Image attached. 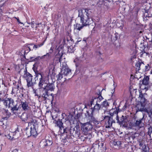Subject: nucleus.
I'll list each match as a JSON object with an SVG mask.
<instances>
[{"instance_id": "1", "label": "nucleus", "mask_w": 152, "mask_h": 152, "mask_svg": "<svg viewBox=\"0 0 152 152\" xmlns=\"http://www.w3.org/2000/svg\"><path fill=\"white\" fill-rule=\"evenodd\" d=\"M25 73L23 77L26 80L27 82V86L28 87H33L36 84V80L39 78V82L38 83L39 89L40 90L41 93L42 94L44 88V86L47 85L48 81V77L45 76L43 73H35V77L33 80V76L29 72L25 71Z\"/></svg>"}, {"instance_id": "2", "label": "nucleus", "mask_w": 152, "mask_h": 152, "mask_svg": "<svg viewBox=\"0 0 152 152\" xmlns=\"http://www.w3.org/2000/svg\"><path fill=\"white\" fill-rule=\"evenodd\" d=\"M78 11V17L80 18V23L82 24H77L76 28L80 31L84 26L89 25L93 23V15L91 10L87 9H81Z\"/></svg>"}, {"instance_id": "3", "label": "nucleus", "mask_w": 152, "mask_h": 152, "mask_svg": "<svg viewBox=\"0 0 152 152\" xmlns=\"http://www.w3.org/2000/svg\"><path fill=\"white\" fill-rule=\"evenodd\" d=\"M102 92H100L99 95L97 97H93L90 101V105L91 107L92 106L93 104L94 105V107L91 108L92 114L96 113L98 115L99 114V110L102 107L101 105L99 103L103 99V98L101 95Z\"/></svg>"}, {"instance_id": "4", "label": "nucleus", "mask_w": 152, "mask_h": 152, "mask_svg": "<svg viewBox=\"0 0 152 152\" xmlns=\"http://www.w3.org/2000/svg\"><path fill=\"white\" fill-rule=\"evenodd\" d=\"M118 112L117 110H111L110 111V116H106L104 118V120L105 122V124L106 125V128H109L111 127L113 123H115V121L113 120V116L114 115H116V117L117 115H118Z\"/></svg>"}, {"instance_id": "5", "label": "nucleus", "mask_w": 152, "mask_h": 152, "mask_svg": "<svg viewBox=\"0 0 152 152\" xmlns=\"http://www.w3.org/2000/svg\"><path fill=\"white\" fill-rule=\"evenodd\" d=\"M4 104L6 107L11 108L12 112L15 114V111L19 109L17 104H15L13 100L11 98H7L4 101Z\"/></svg>"}, {"instance_id": "6", "label": "nucleus", "mask_w": 152, "mask_h": 152, "mask_svg": "<svg viewBox=\"0 0 152 152\" xmlns=\"http://www.w3.org/2000/svg\"><path fill=\"white\" fill-rule=\"evenodd\" d=\"M55 89L54 84L53 83H47L45 86H44V88L43 92L41 94L42 96L43 97L44 100L48 99L49 96L48 91H53Z\"/></svg>"}, {"instance_id": "7", "label": "nucleus", "mask_w": 152, "mask_h": 152, "mask_svg": "<svg viewBox=\"0 0 152 152\" xmlns=\"http://www.w3.org/2000/svg\"><path fill=\"white\" fill-rule=\"evenodd\" d=\"M145 115V114H143L142 118L136 120L135 123L132 125L131 128L135 130H138L143 127L145 125V119L144 118Z\"/></svg>"}, {"instance_id": "8", "label": "nucleus", "mask_w": 152, "mask_h": 152, "mask_svg": "<svg viewBox=\"0 0 152 152\" xmlns=\"http://www.w3.org/2000/svg\"><path fill=\"white\" fill-rule=\"evenodd\" d=\"M38 124L35 120H32L31 122H28V126H30V131L31 136L36 137L37 135V128Z\"/></svg>"}, {"instance_id": "9", "label": "nucleus", "mask_w": 152, "mask_h": 152, "mask_svg": "<svg viewBox=\"0 0 152 152\" xmlns=\"http://www.w3.org/2000/svg\"><path fill=\"white\" fill-rule=\"evenodd\" d=\"M81 130L84 134H87L93 129V125L90 122L80 123Z\"/></svg>"}, {"instance_id": "10", "label": "nucleus", "mask_w": 152, "mask_h": 152, "mask_svg": "<svg viewBox=\"0 0 152 152\" xmlns=\"http://www.w3.org/2000/svg\"><path fill=\"white\" fill-rule=\"evenodd\" d=\"M80 130L79 125H77L74 128L70 129V132L74 137L77 138L79 137Z\"/></svg>"}, {"instance_id": "11", "label": "nucleus", "mask_w": 152, "mask_h": 152, "mask_svg": "<svg viewBox=\"0 0 152 152\" xmlns=\"http://www.w3.org/2000/svg\"><path fill=\"white\" fill-rule=\"evenodd\" d=\"M147 94L146 93L143 94L141 91L140 92L139 96L138 97L141 103L146 104L147 102L146 99Z\"/></svg>"}, {"instance_id": "12", "label": "nucleus", "mask_w": 152, "mask_h": 152, "mask_svg": "<svg viewBox=\"0 0 152 152\" xmlns=\"http://www.w3.org/2000/svg\"><path fill=\"white\" fill-rule=\"evenodd\" d=\"M113 144L115 148L116 149H121L126 147V144L123 141H114L113 142Z\"/></svg>"}, {"instance_id": "13", "label": "nucleus", "mask_w": 152, "mask_h": 152, "mask_svg": "<svg viewBox=\"0 0 152 152\" xmlns=\"http://www.w3.org/2000/svg\"><path fill=\"white\" fill-rule=\"evenodd\" d=\"M19 132V127H18L17 129L14 132H10L9 134L6 135V136L8 139L12 140L13 138V136L14 135H15L16 134L17 135L20 134Z\"/></svg>"}, {"instance_id": "14", "label": "nucleus", "mask_w": 152, "mask_h": 152, "mask_svg": "<svg viewBox=\"0 0 152 152\" xmlns=\"http://www.w3.org/2000/svg\"><path fill=\"white\" fill-rule=\"evenodd\" d=\"M21 118L23 121H28L27 122L28 123V122H31L33 120L32 119L31 120H30V119H31L30 115L29 114L26 113H23L21 116Z\"/></svg>"}, {"instance_id": "15", "label": "nucleus", "mask_w": 152, "mask_h": 152, "mask_svg": "<svg viewBox=\"0 0 152 152\" xmlns=\"http://www.w3.org/2000/svg\"><path fill=\"white\" fill-rule=\"evenodd\" d=\"M145 104L141 103L137 105L136 107L137 108V110L139 111L145 112L147 108L145 107Z\"/></svg>"}, {"instance_id": "16", "label": "nucleus", "mask_w": 152, "mask_h": 152, "mask_svg": "<svg viewBox=\"0 0 152 152\" xmlns=\"http://www.w3.org/2000/svg\"><path fill=\"white\" fill-rule=\"evenodd\" d=\"M62 56V54L59 53L57 54L55 56L54 61L56 63L60 62L61 64V58Z\"/></svg>"}, {"instance_id": "17", "label": "nucleus", "mask_w": 152, "mask_h": 152, "mask_svg": "<svg viewBox=\"0 0 152 152\" xmlns=\"http://www.w3.org/2000/svg\"><path fill=\"white\" fill-rule=\"evenodd\" d=\"M63 74L65 75H67L71 73V70L68 68L67 66H63L62 69Z\"/></svg>"}, {"instance_id": "18", "label": "nucleus", "mask_w": 152, "mask_h": 152, "mask_svg": "<svg viewBox=\"0 0 152 152\" xmlns=\"http://www.w3.org/2000/svg\"><path fill=\"white\" fill-rule=\"evenodd\" d=\"M33 91L35 94V96H37L39 99L41 97L43 99V97L42 96L40 90L38 89H33Z\"/></svg>"}, {"instance_id": "19", "label": "nucleus", "mask_w": 152, "mask_h": 152, "mask_svg": "<svg viewBox=\"0 0 152 152\" xmlns=\"http://www.w3.org/2000/svg\"><path fill=\"white\" fill-rule=\"evenodd\" d=\"M126 117L124 116L123 115L122 116L120 120L119 119L118 115H117V117H116V120L117 121V123L120 125H121L123 124L124 121Z\"/></svg>"}, {"instance_id": "20", "label": "nucleus", "mask_w": 152, "mask_h": 152, "mask_svg": "<svg viewBox=\"0 0 152 152\" xmlns=\"http://www.w3.org/2000/svg\"><path fill=\"white\" fill-rule=\"evenodd\" d=\"M56 124L57 126L61 130L62 129H64V127L63 126V123L62 122V119H58L56 122Z\"/></svg>"}, {"instance_id": "21", "label": "nucleus", "mask_w": 152, "mask_h": 152, "mask_svg": "<svg viewBox=\"0 0 152 152\" xmlns=\"http://www.w3.org/2000/svg\"><path fill=\"white\" fill-rule=\"evenodd\" d=\"M22 107L23 109L25 111L28 110L29 109L28 104L26 102H21Z\"/></svg>"}, {"instance_id": "22", "label": "nucleus", "mask_w": 152, "mask_h": 152, "mask_svg": "<svg viewBox=\"0 0 152 152\" xmlns=\"http://www.w3.org/2000/svg\"><path fill=\"white\" fill-rule=\"evenodd\" d=\"M145 112L147 113L148 117L152 120V107L151 109H147L145 110Z\"/></svg>"}, {"instance_id": "23", "label": "nucleus", "mask_w": 152, "mask_h": 152, "mask_svg": "<svg viewBox=\"0 0 152 152\" xmlns=\"http://www.w3.org/2000/svg\"><path fill=\"white\" fill-rule=\"evenodd\" d=\"M149 77L148 76H145L142 80V83L145 85H147L148 84L149 80Z\"/></svg>"}, {"instance_id": "24", "label": "nucleus", "mask_w": 152, "mask_h": 152, "mask_svg": "<svg viewBox=\"0 0 152 152\" xmlns=\"http://www.w3.org/2000/svg\"><path fill=\"white\" fill-rule=\"evenodd\" d=\"M96 114V113H94L93 114H92V113L91 112V115L88 118L91 122H93L94 123L97 122L94 116Z\"/></svg>"}, {"instance_id": "25", "label": "nucleus", "mask_w": 152, "mask_h": 152, "mask_svg": "<svg viewBox=\"0 0 152 152\" xmlns=\"http://www.w3.org/2000/svg\"><path fill=\"white\" fill-rule=\"evenodd\" d=\"M4 113L6 116L5 117H4V119H7L11 115V113H10L7 110L5 109L4 112Z\"/></svg>"}, {"instance_id": "26", "label": "nucleus", "mask_w": 152, "mask_h": 152, "mask_svg": "<svg viewBox=\"0 0 152 152\" xmlns=\"http://www.w3.org/2000/svg\"><path fill=\"white\" fill-rule=\"evenodd\" d=\"M24 132L26 133L28 137H29L31 136L30 129H29L28 127H27L24 130Z\"/></svg>"}, {"instance_id": "27", "label": "nucleus", "mask_w": 152, "mask_h": 152, "mask_svg": "<svg viewBox=\"0 0 152 152\" xmlns=\"http://www.w3.org/2000/svg\"><path fill=\"white\" fill-rule=\"evenodd\" d=\"M91 115V109L88 110H87L86 111V113H85V117L88 118Z\"/></svg>"}, {"instance_id": "28", "label": "nucleus", "mask_w": 152, "mask_h": 152, "mask_svg": "<svg viewBox=\"0 0 152 152\" xmlns=\"http://www.w3.org/2000/svg\"><path fill=\"white\" fill-rule=\"evenodd\" d=\"M45 144L44 145L45 146H49L51 145L52 143V140L47 139L45 140Z\"/></svg>"}, {"instance_id": "29", "label": "nucleus", "mask_w": 152, "mask_h": 152, "mask_svg": "<svg viewBox=\"0 0 152 152\" xmlns=\"http://www.w3.org/2000/svg\"><path fill=\"white\" fill-rule=\"evenodd\" d=\"M134 148V146L132 145H129L127 146L126 150L128 152H132L133 151V148Z\"/></svg>"}, {"instance_id": "30", "label": "nucleus", "mask_w": 152, "mask_h": 152, "mask_svg": "<svg viewBox=\"0 0 152 152\" xmlns=\"http://www.w3.org/2000/svg\"><path fill=\"white\" fill-rule=\"evenodd\" d=\"M68 51L69 53H72L74 52V51L75 50V47L73 46H70L68 48Z\"/></svg>"}, {"instance_id": "31", "label": "nucleus", "mask_w": 152, "mask_h": 152, "mask_svg": "<svg viewBox=\"0 0 152 152\" xmlns=\"http://www.w3.org/2000/svg\"><path fill=\"white\" fill-rule=\"evenodd\" d=\"M101 107H107L109 106L108 102L106 100L104 101L101 104Z\"/></svg>"}, {"instance_id": "32", "label": "nucleus", "mask_w": 152, "mask_h": 152, "mask_svg": "<svg viewBox=\"0 0 152 152\" xmlns=\"http://www.w3.org/2000/svg\"><path fill=\"white\" fill-rule=\"evenodd\" d=\"M50 55L48 53H47L46 55H44L42 56H38V59L40 58V59H45V57H46V59H48Z\"/></svg>"}, {"instance_id": "33", "label": "nucleus", "mask_w": 152, "mask_h": 152, "mask_svg": "<svg viewBox=\"0 0 152 152\" xmlns=\"http://www.w3.org/2000/svg\"><path fill=\"white\" fill-rule=\"evenodd\" d=\"M141 64H144L142 62L141 63L137 62L135 65V66L136 67V69L138 70H140V66Z\"/></svg>"}, {"instance_id": "34", "label": "nucleus", "mask_w": 152, "mask_h": 152, "mask_svg": "<svg viewBox=\"0 0 152 152\" xmlns=\"http://www.w3.org/2000/svg\"><path fill=\"white\" fill-rule=\"evenodd\" d=\"M34 44H31L27 45L26 48L27 49H29L31 50H32L34 49Z\"/></svg>"}, {"instance_id": "35", "label": "nucleus", "mask_w": 152, "mask_h": 152, "mask_svg": "<svg viewBox=\"0 0 152 152\" xmlns=\"http://www.w3.org/2000/svg\"><path fill=\"white\" fill-rule=\"evenodd\" d=\"M104 1L102 0V1H99L97 3V5L98 7H101L104 5Z\"/></svg>"}, {"instance_id": "36", "label": "nucleus", "mask_w": 152, "mask_h": 152, "mask_svg": "<svg viewBox=\"0 0 152 152\" xmlns=\"http://www.w3.org/2000/svg\"><path fill=\"white\" fill-rule=\"evenodd\" d=\"M142 150L145 152H148L149 151L148 147L145 145L142 146Z\"/></svg>"}, {"instance_id": "37", "label": "nucleus", "mask_w": 152, "mask_h": 152, "mask_svg": "<svg viewBox=\"0 0 152 152\" xmlns=\"http://www.w3.org/2000/svg\"><path fill=\"white\" fill-rule=\"evenodd\" d=\"M56 77L58 80H60L63 77L62 74L60 73H59L58 75H57Z\"/></svg>"}, {"instance_id": "38", "label": "nucleus", "mask_w": 152, "mask_h": 152, "mask_svg": "<svg viewBox=\"0 0 152 152\" xmlns=\"http://www.w3.org/2000/svg\"><path fill=\"white\" fill-rule=\"evenodd\" d=\"M43 45V44H40L38 45H34V49H36L37 48H38L40 47H41V46H42Z\"/></svg>"}, {"instance_id": "39", "label": "nucleus", "mask_w": 152, "mask_h": 152, "mask_svg": "<svg viewBox=\"0 0 152 152\" xmlns=\"http://www.w3.org/2000/svg\"><path fill=\"white\" fill-rule=\"evenodd\" d=\"M151 67L149 64H147L145 66V72L149 70Z\"/></svg>"}, {"instance_id": "40", "label": "nucleus", "mask_w": 152, "mask_h": 152, "mask_svg": "<svg viewBox=\"0 0 152 152\" xmlns=\"http://www.w3.org/2000/svg\"><path fill=\"white\" fill-rule=\"evenodd\" d=\"M68 138L67 137H64V139L63 138L62 139V140H61V142L62 143H64V144H65L66 143V142H68Z\"/></svg>"}, {"instance_id": "41", "label": "nucleus", "mask_w": 152, "mask_h": 152, "mask_svg": "<svg viewBox=\"0 0 152 152\" xmlns=\"http://www.w3.org/2000/svg\"><path fill=\"white\" fill-rule=\"evenodd\" d=\"M24 55L28 53L31 50L29 49H27L26 48V46L24 48Z\"/></svg>"}, {"instance_id": "42", "label": "nucleus", "mask_w": 152, "mask_h": 152, "mask_svg": "<svg viewBox=\"0 0 152 152\" xmlns=\"http://www.w3.org/2000/svg\"><path fill=\"white\" fill-rule=\"evenodd\" d=\"M148 134L150 135L152 132V128H150L148 129Z\"/></svg>"}, {"instance_id": "43", "label": "nucleus", "mask_w": 152, "mask_h": 152, "mask_svg": "<svg viewBox=\"0 0 152 152\" xmlns=\"http://www.w3.org/2000/svg\"><path fill=\"white\" fill-rule=\"evenodd\" d=\"M143 142L142 140H141L139 141V146L141 147L143 146Z\"/></svg>"}, {"instance_id": "44", "label": "nucleus", "mask_w": 152, "mask_h": 152, "mask_svg": "<svg viewBox=\"0 0 152 152\" xmlns=\"http://www.w3.org/2000/svg\"><path fill=\"white\" fill-rule=\"evenodd\" d=\"M63 129L64 133H67L68 132L67 131H69V130H67V128L64 129H64Z\"/></svg>"}, {"instance_id": "45", "label": "nucleus", "mask_w": 152, "mask_h": 152, "mask_svg": "<svg viewBox=\"0 0 152 152\" xmlns=\"http://www.w3.org/2000/svg\"><path fill=\"white\" fill-rule=\"evenodd\" d=\"M7 119H4V117H3L2 118V119H1V120H0V123H1V122H3L4 121V120H7Z\"/></svg>"}, {"instance_id": "46", "label": "nucleus", "mask_w": 152, "mask_h": 152, "mask_svg": "<svg viewBox=\"0 0 152 152\" xmlns=\"http://www.w3.org/2000/svg\"><path fill=\"white\" fill-rule=\"evenodd\" d=\"M31 27L32 28H34V22L33 21L31 23Z\"/></svg>"}, {"instance_id": "47", "label": "nucleus", "mask_w": 152, "mask_h": 152, "mask_svg": "<svg viewBox=\"0 0 152 152\" xmlns=\"http://www.w3.org/2000/svg\"><path fill=\"white\" fill-rule=\"evenodd\" d=\"M18 150L17 149L13 150L12 152H18Z\"/></svg>"}, {"instance_id": "48", "label": "nucleus", "mask_w": 152, "mask_h": 152, "mask_svg": "<svg viewBox=\"0 0 152 152\" xmlns=\"http://www.w3.org/2000/svg\"><path fill=\"white\" fill-rule=\"evenodd\" d=\"M16 18L17 19V21L19 23H22L21 22H20V20H19V18Z\"/></svg>"}, {"instance_id": "49", "label": "nucleus", "mask_w": 152, "mask_h": 152, "mask_svg": "<svg viewBox=\"0 0 152 152\" xmlns=\"http://www.w3.org/2000/svg\"><path fill=\"white\" fill-rule=\"evenodd\" d=\"M99 146L101 145L102 146H103L104 145V144H103V143H99Z\"/></svg>"}, {"instance_id": "50", "label": "nucleus", "mask_w": 152, "mask_h": 152, "mask_svg": "<svg viewBox=\"0 0 152 152\" xmlns=\"http://www.w3.org/2000/svg\"><path fill=\"white\" fill-rule=\"evenodd\" d=\"M2 11L1 9L0 8V17L2 15Z\"/></svg>"}, {"instance_id": "51", "label": "nucleus", "mask_w": 152, "mask_h": 152, "mask_svg": "<svg viewBox=\"0 0 152 152\" xmlns=\"http://www.w3.org/2000/svg\"><path fill=\"white\" fill-rule=\"evenodd\" d=\"M12 93L13 94L15 93V92H13V89H12Z\"/></svg>"}, {"instance_id": "52", "label": "nucleus", "mask_w": 152, "mask_h": 152, "mask_svg": "<svg viewBox=\"0 0 152 152\" xmlns=\"http://www.w3.org/2000/svg\"><path fill=\"white\" fill-rule=\"evenodd\" d=\"M33 58H34V57H30V59L31 60V59H32Z\"/></svg>"}, {"instance_id": "53", "label": "nucleus", "mask_w": 152, "mask_h": 152, "mask_svg": "<svg viewBox=\"0 0 152 152\" xmlns=\"http://www.w3.org/2000/svg\"><path fill=\"white\" fill-rule=\"evenodd\" d=\"M45 59H46V57H45Z\"/></svg>"}, {"instance_id": "54", "label": "nucleus", "mask_w": 152, "mask_h": 152, "mask_svg": "<svg viewBox=\"0 0 152 152\" xmlns=\"http://www.w3.org/2000/svg\"><path fill=\"white\" fill-rule=\"evenodd\" d=\"M83 40L84 41H86V40L84 39Z\"/></svg>"}, {"instance_id": "55", "label": "nucleus", "mask_w": 152, "mask_h": 152, "mask_svg": "<svg viewBox=\"0 0 152 152\" xmlns=\"http://www.w3.org/2000/svg\"><path fill=\"white\" fill-rule=\"evenodd\" d=\"M24 57L25 58V56H24Z\"/></svg>"}, {"instance_id": "56", "label": "nucleus", "mask_w": 152, "mask_h": 152, "mask_svg": "<svg viewBox=\"0 0 152 152\" xmlns=\"http://www.w3.org/2000/svg\"><path fill=\"white\" fill-rule=\"evenodd\" d=\"M124 10H125V8H124Z\"/></svg>"}, {"instance_id": "57", "label": "nucleus", "mask_w": 152, "mask_h": 152, "mask_svg": "<svg viewBox=\"0 0 152 152\" xmlns=\"http://www.w3.org/2000/svg\"><path fill=\"white\" fill-rule=\"evenodd\" d=\"M74 62H75V61L74 60Z\"/></svg>"}, {"instance_id": "58", "label": "nucleus", "mask_w": 152, "mask_h": 152, "mask_svg": "<svg viewBox=\"0 0 152 152\" xmlns=\"http://www.w3.org/2000/svg\"><path fill=\"white\" fill-rule=\"evenodd\" d=\"M86 107V106H85V108Z\"/></svg>"}]
</instances>
